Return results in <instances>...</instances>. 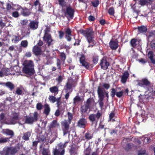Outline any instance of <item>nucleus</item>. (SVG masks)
Instances as JSON below:
<instances>
[{"instance_id": "72a5a7b5", "label": "nucleus", "mask_w": 155, "mask_h": 155, "mask_svg": "<svg viewBox=\"0 0 155 155\" xmlns=\"http://www.w3.org/2000/svg\"><path fill=\"white\" fill-rule=\"evenodd\" d=\"M85 139L89 140L91 139L93 137V134H91L89 132H87L84 134Z\"/></svg>"}, {"instance_id": "c03bdc74", "label": "nucleus", "mask_w": 155, "mask_h": 155, "mask_svg": "<svg viewBox=\"0 0 155 155\" xmlns=\"http://www.w3.org/2000/svg\"><path fill=\"white\" fill-rule=\"evenodd\" d=\"M56 65L58 69L60 70H61V61L58 58L57 59Z\"/></svg>"}, {"instance_id": "0e129e2a", "label": "nucleus", "mask_w": 155, "mask_h": 155, "mask_svg": "<svg viewBox=\"0 0 155 155\" xmlns=\"http://www.w3.org/2000/svg\"><path fill=\"white\" fill-rule=\"evenodd\" d=\"M74 39L75 40V42L74 44V45L76 46V45H80V43L81 41V40L79 39H76L74 38Z\"/></svg>"}, {"instance_id": "f3484780", "label": "nucleus", "mask_w": 155, "mask_h": 155, "mask_svg": "<svg viewBox=\"0 0 155 155\" xmlns=\"http://www.w3.org/2000/svg\"><path fill=\"white\" fill-rule=\"evenodd\" d=\"M60 126L59 124L58 123L57 120H53L48 126L49 130L51 131L53 128H56L59 127Z\"/></svg>"}, {"instance_id": "f257e3e1", "label": "nucleus", "mask_w": 155, "mask_h": 155, "mask_svg": "<svg viewBox=\"0 0 155 155\" xmlns=\"http://www.w3.org/2000/svg\"><path fill=\"white\" fill-rule=\"evenodd\" d=\"M79 32L84 36L89 44L88 48H92L96 44V42L94 40V32L91 28H86L85 30L81 29Z\"/></svg>"}, {"instance_id": "a211bd4d", "label": "nucleus", "mask_w": 155, "mask_h": 155, "mask_svg": "<svg viewBox=\"0 0 155 155\" xmlns=\"http://www.w3.org/2000/svg\"><path fill=\"white\" fill-rule=\"evenodd\" d=\"M1 132L3 134L10 136V137H8L9 139L12 138L14 135L13 131L8 129H2Z\"/></svg>"}, {"instance_id": "37998d69", "label": "nucleus", "mask_w": 155, "mask_h": 155, "mask_svg": "<svg viewBox=\"0 0 155 155\" xmlns=\"http://www.w3.org/2000/svg\"><path fill=\"white\" fill-rule=\"evenodd\" d=\"M60 56L61 59V60L64 62L66 59V55L65 53L64 52L60 53Z\"/></svg>"}, {"instance_id": "7c9ffc66", "label": "nucleus", "mask_w": 155, "mask_h": 155, "mask_svg": "<svg viewBox=\"0 0 155 155\" xmlns=\"http://www.w3.org/2000/svg\"><path fill=\"white\" fill-rule=\"evenodd\" d=\"M138 30L140 33H144L147 32V28L145 26H142L138 27Z\"/></svg>"}, {"instance_id": "473e14b6", "label": "nucleus", "mask_w": 155, "mask_h": 155, "mask_svg": "<svg viewBox=\"0 0 155 155\" xmlns=\"http://www.w3.org/2000/svg\"><path fill=\"white\" fill-rule=\"evenodd\" d=\"M42 153V155H51L50 150L48 148H43Z\"/></svg>"}, {"instance_id": "c85d7f7f", "label": "nucleus", "mask_w": 155, "mask_h": 155, "mask_svg": "<svg viewBox=\"0 0 155 155\" xmlns=\"http://www.w3.org/2000/svg\"><path fill=\"white\" fill-rule=\"evenodd\" d=\"M44 113L47 116L48 115L50 111V108L49 105L47 104H45L44 105Z\"/></svg>"}, {"instance_id": "f704fd0d", "label": "nucleus", "mask_w": 155, "mask_h": 155, "mask_svg": "<svg viewBox=\"0 0 155 155\" xmlns=\"http://www.w3.org/2000/svg\"><path fill=\"white\" fill-rule=\"evenodd\" d=\"M94 102V100L92 98L90 97L87 99V100L86 103L85 104L86 105L89 107H91V104Z\"/></svg>"}, {"instance_id": "e2e57ef3", "label": "nucleus", "mask_w": 155, "mask_h": 155, "mask_svg": "<svg viewBox=\"0 0 155 155\" xmlns=\"http://www.w3.org/2000/svg\"><path fill=\"white\" fill-rule=\"evenodd\" d=\"M60 108H58L57 110H56L55 113L54 115L56 117H58L60 116L61 114V112L59 110Z\"/></svg>"}, {"instance_id": "ea45409f", "label": "nucleus", "mask_w": 155, "mask_h": 155, "mask_svg": "<svg viewBox=\"0 0 155 155\" xmlns=\"http://www.w3.org/2000/svg\"><path fill=\"white\" fill-rule=\"evenodd\" d=\"M46 137L44 135H40L38 138V141L39 142H45L46 141Z\"/></svg>"}, {"instance_id": "0eeeda50", "label": "nucleus", "mask_w": 155, "mask_h": 155, "mask_svg": "<svg viewBox=\"0 0 155 155\" xmlns=\"http://www.w3.org/2000/svg\"><path fill=\"white\" fill-rule=\"evenodd\" d=\"M43 39L48 46L53 44L52 42L53 41V40L51 34L44 35Z\"/></svg>"}, {"instance_id": "2eb2a0df", "label": "nucleus", "mask_w": 155, "mask_h": 155, "mask_svg": "<svg viewBox=\"0 0 155 155\" xmlns=\"http://www.w3.org/2000/svg\"><path fill=\"white\" fill-rule=\"evenodd\" d=\"M65 38L68 41H70L72 39V31L71 29L69 28H67L65 30Z\"/></svg>"}, {"instance_id": "49530a36", "label": "nucleus", "mask_w": 155, "mask_h": 155, "mask_svg": "<svg viewBox=\"0 0 155 155\" xmlns=\"http://www.w3.org/2000/svg\"><path fill=\"white\" fill-rule=\"evenodd\" d=\"M108 13L110 15L113 16L114 14V10L113 7H110L108 10Z\"/></svg>"}, {"instance_id": "4d7b16f0", "label": "nucleus", "mask_w": 155, "mask_h": 155, "mask_svg": "<svg viewBox=\"0 0 155 155\" xmlns=\"http://www.w3.org/2000/svg\"><path fill=\"white\" fill-rule=\"evenodd\" d=\"M123 92L122 91L117 92L116 93V95L117 97L119 98L121 97L123 95Z\"/></svg>"}, {"instance_id": "6e6d98bb", "label": "nucleus", "mask_w": 155, "mask_h": 155, "mask_svg": "<svg viewBox=\"0 0 155 155\" xmlns=\"http://www.w3.org/2000/svg\"><path fill=\"white\" fill-rule=\"evenodd\" d=\"M153 51H150L148 52V56L149 59H152L153 57Z\"/></svg>"}, {"instance_id": "58836bf2", "label": "nucleus", "mask_w": 155, "mask_h": 155, "mask_svg": "<svg viewBox=\"0 0 155 155\" xmlns=\"http://www.w3.org/2000/svg\"><path fill=\"white\" fill-rule=\"evenodd\" d=\"M10 148L11 150V155H13L16 153L18 151V148L16 147H10Z\"/></svg>"}, {"instance_id": "7ed1b4c3", "label": "nucleus", "mask_w": 155, "mask_h": 155, "mask_svg": "<svg viewBox=\"0 0 155 155\" xmlns=\"http://www.w3.org/2000/svg\"><path fill=\"white\" fill-rule=\"evenodd\" d=\"M68 142H66L64 144L59 143L58 145V148H55L53 152V155H64L65 153L64 149L66 147V144Z\"/></svg>"}, {"instance_id": "4be33fe9", "label": "nucleus", "mask_w": 155, "mask_h": 155, "mask_svg": "<svg viewBox=\"0 0 155 155\" xmlns=\"http://www.w3.org/2000/svg\"><path fill=\"white\" fill-rule=\"evenodd\" d=\"M129 76V74L127 71H125L123 74L121 78V82L123 84L125 83Z\"/></svg>"}, {"instance_id": "2f4dec72", "label": "nucleus", "mask_w": 155, "mask_h": 155, "mask_svg": "<svg viewBox=\"0 0 155 155\" xmlns=\"http://www.w3.org/2000/svg\"><path fill=\"white\" fill-rule=\"evenodd\" d=\"M31 135V134L30 132H27L24 134L22 139L25 140H29Z\"/></svg>"}, {"instance_id": "c756f323", "label": "nucleus", "mask_w": 155, "mask_h": 155, "mask_svg": "<svg viewBox=\"0 0 155 155\" xmlns=\"http://www.w3.org/2000/svg\"><path fill=\"white\" fill-rule=\"evenodd\" d=\"M90 107H89L84 104V105L82 106L81 107V112L82 113L84 114L87 111L88 109H90Z\"/></svg>"}, {"instance_id": "774afa93", "label": "nucleus", "mask_w": 155, "mask_h": 155, "mask_svg": "<svg viewBox=\"0 0 155 155\" xmlns=\"http://www.w3.org/2000/svg\"><path fill=\"white\" fill-rule=\"evenodd\" d=\"M151 37H155V31H152L149 32L148 38H150Z\"/></svg>"}, {"instance_id": "393cba45", "label": "nucleus", "mask_w": 155, "mask_h": 155, "mask_svg": "<svg viewBox=\"0 0 155 155\" xmlns=\"http://www.w3.org/2000/svg\"><path fill=\"white\" fill-rule=\"evenodd\" d=\"M0 84L2 85L5 84V85L10 90L12 91L15 88V86L11 82H8L6 83H1Z\"/></svg>"}, {"instance_id": "cd10ccee", "label": "nucleus", "mask_w": 155, "mask_h": 155, "mask_svg": "<svg viewBox=\"0 0 155 155\" xmlns=\"http://www.w3.org/2000/svg\"><path fill=\"white\" fill-rule=\"evenodd\" d=\"M49 91L53 93L54 94V96L58 94L59 90L58 87L56 86H54L49 88Z\"/></svg>"}, {"instance_id": "39448f33", "label": "nucleus", "mask_w": 155, "mask_h": 155, "mask_svg": "<svg viewBox=\"0 0 155 155\" xmlns=\"http://www.w3.org/2000/svg\"><path fill=\"white\" fill-rule=\"evenodd\" d=\"M70 124L66 120L61 123L62 129L64 135H65L68 133H70V132L69 130Z\"/></svg>"}, {"instance_id": "8fccbe9b", "label": "nucleus", "mask_w": 155, "mask_h": 155, "mask_svg": "<svg viewBox=\"0 0 155 155\" xmlns=\"http://www.w3.org/2000/svg\"><path fill=\"white\" fill-rule=\"evenodd\" d=\"M81 101V99L80 97L78 96H76L74 99V103L75 104Z\"/></svg>"}, {"instance_id": "9d476101", "label": "nucleus", "mask_w": 155, "mask_h": 155, "mask_svg": "<svg viewBox=\"0 0 155 155\" xmlns=\"http://www.w3.org/2000/svg\"><path fill=\"white\" fill-rule=\"evenodd\" d=\"M87 121L84 118H80L77 122V126L78 127L85 128L87 124Z\"/></svg>"}, {"instance_id": "f03ea898", "label": "nucleus", "mask_w": 155, "mask_h": 155, "mask_svg": "<svg viewBox=\"0 0 155 155\" xmlns=\"http://www.w3.org/2000/svg\"><path fill=\"white\" fill-rule=\"evenodd\" d=\"M23 65L24 67L22 71L24 73L30 75H31L34 74L35 71L34 65L31 61H25Z\"/></svg>"}, {"instance_id": "bf43d9fd", "label": "nucleus", "mask_w": 155, "mask_h": 155, "mask_svg": "<svg viewBox=\"0 0 155 155\" xmlns=\"http://www.w3.org/2000/svg\"><path fill=\"white\" fill-rule=\"evenodd\" d=\"M43 105L41 103H38L36 105V108L37 110H41L42 109Z\"/></svg>"}, {"instance_id": "680f3d73", "label": "nucleus", "mask_w": 155, "mask_h": 155, "mask_svg": "<svg viewBox=\"0 0 155 155\" xmlns=\"http://www.w3.org/2000/svg\"><path fill=\"white\" fill-rule=\"evenodd\" d=\"M23 92L22 91L19 87L17 88L16 91V93L18 95H20L22 94Z\"/></svg>"}, {"instance_id": "13d9d810", "label": "nucleus", "mask_w": 155, "mask_h": 155, "mask_svg": "<svg viewBox=\"0 0 155 155\" xmlns=\"http://www.w3.org/2000/svg\"><path fill=\"white\" fill-rule=\"evenodd\" d=\"M59 37L60 39L62 38L64 35V33L62 31H58Z\"/></svg>"}, {"instance_id": "a878e982", "label": "nucleus", "mask_w": 155, "mask_h": 155, "mask_svg": "<svg viewBox=\"0 0 155 155\" xmlns=\"http://www.w3.org/2000/svg\"><path fill=\"white\" fill-rule=\"evenodd\" d=\"M19 115L16 113L14 114L10 122L12 124H15L17 123V120L19 119Z\"/></svg>"}, {"instance_id": "423d86ee", "label": "nucleus", "mask_w": 155, "mask_h": 155, "mask_svg": "<svg viewBox=\"0 0 155 155\" xmlns=\"http://www.w3.org/2000/svg\"><path fill=\"white\" fill-rule=\"evenodd\" d=\"M103 94V93L102 91L99 89L97 91V94L99 98L98 102L99 107L101 109H102L104 105V103L103 102L104 96Z\"/></svg>"}, {"instance_id": "bb28decb", "label": "nucleus", "mask_w": 155, "mask_h": 155, "mask_svg": "<svg viewBox=\"0 0 155 155\" xmlns=\"http://www.w3.org/2000/svg\"><path fill=\"white\" fill-rule=\"evenodd\" d=\"M11 150L10 147H7L5 148L2 152L3 155H11Z\"/></svg>"}, {"instance_id": "dca6fc26", "label": "nucleus", "mask_w": 155, "mask_h": 155, "mask_svg": "<svg viewBox=\"0 0 155 155\" xmlns=\"http://www.w3.org/2000/svg\"><path fill=\"white\" fill-rule=\"evenodd\" d=\"M79 61L82 66L85 67L87 69L88 68L89 66V64L86 61L85 56L83 54L81 55Z\"/></svg>"}, {"instance_id": "4468645a", "label": "nucleus", "mask_w": 155, "mask_h": 155, "mask_svg": "<svg viewBox=\"0 0 155 155\" xmlns=\"http://www.w3.org/2000/svg\"><path fill=\"white\" fill-rule=\"evenodd\" d=\"M150 83V82L147 79L144 78L142 79L141 81H138L137 84L141 87L145 88V87L149 86Z\"/></svg>"}, {"instance_id": "864d4df0", "label": "nucleus", "mask_w": 155, "mask_h": 155, "mask_svg": "<svg viewBox=\"0 0 155 155\" xmlns=\"http://www.w3.org/2000/svg\"><path fill=\"white\" fill-rule=\"evenodd\" d=\"M99 4V1L97 0L92 2V5L94 7H97Z\"/></svg>"}, {"instance_id": "79ce46f5", "label": "nucleus", "mask_w": 155, "mask_h": 155, "mask_svg": "<svg viewBox=\"0 0 155 155\" xmlns=\"http://www.w3.org/2000/svg\"><path fill=\"white\" fill-rule=\"evenodd\" d=\"M14 36L15 38V39H12V41H14V43H15L18 42L22 38H21L20 35H19V36H17L15 35H14Z\"/></svg>"}, {"instance_id": "3c124183", "label": "nucleus", "mask_w": 155, "mask_h": 155, "mask_svg": "<svg viewBox=\"0 0 155 155\" xmlns=\"http://www.w3.org/2000/svg\"><path fill=\"white\" fill-rule=\"evenodd\" d=\"M136 3H135L133 5H131V8L133 9L134 12L137 13H138V11L137 10L136 8Z\"/></svg>"}, {"instance_id": "5fc2aeb1", "label": "nucleus", "mask_w": 155, "mask_h": 155, "mask_svg": "<svg viewBox=\"0 0 155 155\" xmlns=\"http://www.w3.org/2000/svg\"><path fill=\"white\" fill-rule=\"evenodd\" d=\"M12 16L15 18H18L19 16L18 12L17 11L14 12L12 13Z\"/></svg>"}, {"instance_id": "412c9836", "label": "nucleus", "mask_w": 155, "mask_h": 155, "mask_svg": "<svg viewBox=\"0 0 155 155\" xmlns=\"http://www.w3.org/2000/svg\"><path fill=\"white\" fill-rule=\"evenodd\" d=\"M153 0H139V4L141 6L145 5H151L153 2Z\"/></svg>"}, {"instance_id": "c9c22d12", "label": "nucleus", "mask_w": 155, "mask_h": 155, "mask_svg": "<svg viewBox=\"0 0 155 155\" xmlns=\"http://www.w3.org/2000/svg\"><path fill=\"white\" fill-rule=\"evenodd\" d=\"M137 40L135 38L132 39L130 41V43L132 47L133 48H135L137 46L136 44Z\"/></svg>"}, {"instance_id": "aec40b11", "label": "nucleus", "mask_w": 155, "mask_h": 155, "mask_svg": "<svg viewBox=\"0 0 155 155\" xmlns=\"http://www.w3.org/2000/svg\"><path fill=\"white\" fill-rule=\"evenodd\" d=\"M110 48L113 50H116L118 47V41L111 40L109 43Z\"/></svg>"}, {"instance_id": "de8ad7c7", "label": "nucleus", "mask_w": 155, "mask_h": 155, "mask_svg": "<svg viewBox=\"0 0 155 155\" xmlns=\"http://www.w3.org/2000/svg\"><path fill=\"white\" fill-rule=\"evenodd\" d=\"M111 91L110 92V94L111 96L112 97H114L115 95H116V90L114 88H112L111 89Z\"/></svg>"}, {"instance_id": "20e7f679", "label": "nucleus", "mask_w": 155, "mask_h": 155, "mask_svg": "<svg viewBox=\"0 0 155 155\" xmlns=\"http://www.w3.org/2000/svg\"><path fill=\"white\" fill-rule=\"evenodd\" d=\"M38 114L37 112H34L32 114V116H26V118L25 120V123L31 124L34 122H36L38 120Z\"/></svg>"}, {"instance_id": "b1692460", "label": "nucleus", "mask_w": 155, "mask_h": 155, "mask_svg": "<svg viewBox=\"0 0 155 155\" xmlns=\"http://www.w3.org/2000/svg\"><path fill=\"white\" fill-rule=\"evenodd\" d=\"M29 26L33 30L36 29L38 27V22L34 21H31L29 23Z\"/></svg>"}, {"instance_id": "69168bd1", "label": "nucleus", "mask_w": 155, "mask_h": 155, "mask_svg": "<svg viewBox=\"0 0 155 155\" xmlns=\"http://www.w3.org/2000/svg\"><path fill=\"white\" fill-rule=\"evenodd\" d=\"M146 150H140L138 151V155H144L146 154Z\"/></svg>"}, {"instance_id": "6e6552de", "label": "nucleus", "mask_w": 155, "mask_h": 155, "mask_svg": "<svg viewBox=\"0 0 155 155\" xmlns=\"http://www.w3.org/2000/svg\"><path fill=\"white\" fill-rule=\"evenodd\" d=\"M19 9L21 10V14L24 16H28L31 14L32 9L31 8H28L25 7L23 8L20 6Z\"/></svg>"}, {"instance_id": "6ab92c4d", "label": "nucleus", "mask_w": 155, "mask_h": 155, "mask_svg": "<svg viewBox=\"0 0 155 155\" xmlns=\"http://www.w3.org/2000/svg\"><path fill=\"white\" fill-rule=\"evenodd\" d=\"M74 81L72 79H70L68 80L66 85V88L65 91L66 92H68V90L71 89L73 86Z\"/></svg>"}, {"instance_id": "5701e85b", "label": "nucleus", "mask_w": 155, "mask_h": 155, "mask_svg": "<svg viewBox=\"0 0 155 155\" xmlns=\"http://www.w3.org/2000/svg\"><path fill=\"white\" fill-rule=\"evenodd\" d=\"M78 147L72 145L69 150V152L70 155H75L77 154Z\"/></svg>"}, {"instance_id": "9b49d317", "label": "nucleus", "mask_w": 155, "mask_h": 155, "mask_svg": "<svg viewBox=\"0 0 155 155\" xmlns=\"http://www.w3.org/2000/svg\"><path fill=\"white\" fill-rule=\"evenodd\" d=\"M74 10L71 6L67 7L66 8V11L64 12V15L66 16L67 15L68 16V17L72 19L74 16Z\"/></svg>"}, {"instance_id": "f8f14e48", "label": "nucleus", "mask_w": 155, "mask_h": 155, "mask_svg": "<svg viewBox=\"0 0 155 155\" xmlns=\"http://www.w3.org/2000/svg\"><path fill=\"white\" fill-rule=\"evenodd\" d=\"M101 116L102 114L98 111L96 114H91L89 116L88 118L91 122H93L96 120V118L97 120H98Z\"/></svg>"}, {"instance_id": "338daca9", "label": "nucleus", "mask_w": 155, "mask_h": 155, "mask_svg": "<svg viewBox=\"0 0 155 155\" xmlns=\"http://www.w3.org/2000/svg\"><path fill=\"white\" fill-rule=\"evenodd\" d=\"M115 113L113 112H111L109 114V119L110 120H112L113 118L114 117Z\"/></svg>"}, {"instance_id": "052dcab7", "label": "nucleus", "mask_w": 155, "mask_h": 155, "mask_svg": "<svg viewBox=\"0 0 155 155\" xmlns=\"http://www.w3.org/2000/svg\"><path fill=\"white\" fill-rule=\"evenodd\" d=\"M132 147V146L130 143L127 144L125 147V149L127 151H128Z\"/></svg>"}, {"instance_id": "a18cd8bd", "label": "nucleus", "mask_w": 155, "mask_h": 155, "mask_svg": "<svg viewBox=\"0 0 155 155\" xmlns=\"http://www.w3.org/2000/svg\"><path fill=\"white\" fill-rule=\"evenodd\" d=\"M54 96H49L48 99L52 103H54L56 101V98Z\"/></svg>"}, {"instance_id": "09e8293b", "label": "nucleus", "mask_w": 155, "mask_h": 155, "mask_svg": "<svg viewBox=\"0 0 155 155\" xmlns=\"http://www.w3.org/2000/svg\"><path fill=\"white\" fill-rule=\"evenodd\" d=\"M21 45L22 47L26 48L28 45V41L27 40L22 41L21 42Z\"/></svg>"}, {"instance_id": "e433bc0d", "label": "nucleus", "mask_w": 155, "mask_h": 155, "mask_svg": "<svg viewBox=\"0 0 155 155\" xmlns=\"http://www.w3.org/2000/svg\"><path fill=\"white\" fill-rule=\"evenodd\" d=\"M10 141L9 138L8 137H1L0 138V143H3Z\"/></svg>"}, {"instance_id": "4c0bfd02", "label": "nucleus", "mask_w": 155, "mask_h": 155, "mask_svg": "<svg viewBox=\"0 0 155 155\" xmlns=\"http://www.w3.org/2000/svg\"><path fill=\"white\" fill-rule=\"evenodd\" d=\"M99 89H100L101 90V91H102L103 92V94L104 96V95H105L107 98V101H108V100L109 97L108 93L105 90L103 91L102 89L99 86L98 87L97 91H98Z\"/></svg>"}, {"instance_id": "a19ab883", "label": "nucleus", "mask_w": 155, "mask_h": 155, "mask_svg": "<svg viewBox=\"0 0 155 155\" xmlns=\"http://www.w3.org/2000/svg\"><path fill=\"white\" fill-rule=\"evenodd\" d=\"M68 123L69 124H71V122L73 118V114L71 113L68 112Z\"/></svg>"}, {"instance_id": "ddd939ff", "label": "nucleus", "mask_w": 155, "mask_h": 155, "mask_svg": "<svg viewBox=\"0 0 155 155\" xmlns=\"http://www.w3.org/2000/svg\"><path fill=\"white\" fill-rule=\"evenodd\" d=\"M32 52L36 56L40 55L42 54L41 48V47H39L37 45H35L33 47Z\"/></svg>"}, {"instance_id": "1a4fd4ad", "label": "nucleus", "mask_w": 155, "mask_h": 155, "mask_svg": "<svg viewBox=\"0 0 155 155\" xmlns=\"http://www.w3.org/2000/svg\"><path fill=\"white\" fill-rule=\"evenodd\" d=\"M110 65L109 63L107 60L106 58L104 57L101 60L100 65L101 68L103 70H106L108 69Z\"/></svg>"}, {"instance_id": "603ef678", "label": "nucleus", "mask_w": 155, "mask_h": 155, "mask_svg": "<svg viewBox=\"0 0 155 155\" xmlns=\"http://www.w3.org/2000/svg\"><path fill=\"white\" fill-rule=\"evenodd\" d=\"M51 31V28L49 26H47L45 29L44 30V35L46 34H50L48 32H50Z\"/></svg>"}]
</instances>
